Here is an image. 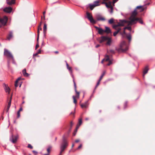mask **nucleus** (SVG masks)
I'll return each mask as SVG.
<instances>
[{
    "mask_svg": "<svg viewBox=\"0 0 155 155\" xmlns=\"http://www.w3.org/2000/svg\"><path fill=\"white\" fill-rule=\"evenodd\" d=\"M20 112L18 111L17 113V117L19 118L20 117Z\"/></svg>",
    "mask_w": 155,
    "mask_h": 155,
    "instance_id": "nucleus-39",
    "label": "nucleus"
},
{
    "mask_svg": "<svg viewBox=\"0 0 155 155\" xmlns=\"http://www.w3.org/2000/svg\"><path fill=\"white\" fill-rule=\"evenodd\" d=\"M100 81H100V80L99 79L98 81L97 84L96 85V88L98 86V85H99V84H100Z\"/></svg>",
    "mask_w": 155,
    "mask_h": 155,
    "instance_id": "nucleus-42",
    "label": "nucleus"
},
{
    "mask_svg": "<svg viewBox=\"0 0 155 155\" xmlns=\"http://www.w3.org/2000/svg\"><path fill=\"white\" fill-rule=\"evenodd\" d=\"M22 73L23 75L25 77H28L29 75V74L26 72L25 69H24L22 70Z\"/></svg>",
    "mask_w": 155,
    "mask_h": 155,
    "instance_id": "nucleus-18",
    "label": "nucleus"
},
{
    "mask_svg": "<svg viewBox=\"0 0 155 155\" xmlns=\"http://www.w3.org/2000/svg\"><path fill=\"white\" fill-rule=\"evenodd\" d=\"M118 0H103L102 4H104L107 8H110V10L109 11L110 14H112L113 12V7L112 6V4L113 3V5Z\"/></svg>",
    "mask_w": 155,
    "mask_h": 155,
    "instance_id": "nucleus-2",
    "label": "nucleus"
},
{
    "mask_svg": "<svg viewBox=\"0 0 155 155\" xmlns=\"http://www.w3.org/2000/svg\"><path fill=\"white\" fill-rule=\"evenodd\" d=\"M19 138V135L16 134L14 135L12 134L9 138L10 141L13 143H15Z\"/></svg>",
    "mask_w": 155,
    "mask_h": 155,
    "instance_id": "nucleus-6",
    "label": "nucleus"
},
{
    "mask_svg": "<svg viewBox=\"0 0 155 155\" xmlns=\"http://www.w3.org/2000/svg\"><path fill=\"white\" fill-rule=\"evenodd\" d=\"M88 119H88V118H86L85 119V120H88Z\"/></svg>",
    "mask_w": 155,
    "mask_h": 155,
    "instance_id": "nucleus-64",
    "label": "nucleus"
},
{
    "mask_svg": "<svg viewBox=\"0 0 155 155\" xmlns=\"http://www.w3.org/2000/svg\"><path fill=\"white\" fill-rule=\"evenodd\" d=\"M76 94L78 96H79V92H77L76 91Z\"/></svg>",
    "mask_w": 155,
    "mask_h": 155,
    "instance_id": "nucleus-51",
    "label": "nucleus"
},
{
    "mask_svg": "<svg viewBox=\"0 0 155 155\" xmlns=\"http://www.w3.org/2000/svg\"><path fill=\"white\" fill-rule=\"evenodd\" d=\"M76 97H73L74 103L75 104H76L77 103V100L76 98Z\"/></svg>",
    "mask_w": 155,
    "mask_h": 155,
    "instance_id": "nucleus-35",
    "label": "nucleus"
},
{
    "mask_svg": "<svg viewBox=\"0 0 155 155\" xmlns=\"http://www.w3.org/2000/svg\"><path fill=\"white\" fill-rule=\"evenodd\" d=\"M78 129V128H76V130H74V132L73 133V135L74 136H75V135H76V132H77V129Z\"/></svg>",
    "mask_w": 155,
    "mask_h": 155,
    "instance_id": "nucleus-37",
    "label": "nucleus"
},
{
    "mask_svg": "<svg viewBox=\"0 0 155 155\" xmlns=\"http://www.w3.org/2000/svg\"><path fill=\"white\" fill-rule=\"evenodd\" d=\"M93 4H94V6L96 7L100 5L99 1H96L94 2Z\"/></svg>",
    "mask_w": 155,
    "mask_h": 155,
    "instance_id": "nucleus-28",
    "label": "nucleus"
},
{
    "mask_svg": "<svg viewBox=\"0 0 155 155\" xmlns=\"http://www.w3.org/2000/svg\"><path fill=\"white\" fill-rule=\"evenodd\" d=\"M28 147L31 149L33 148V147L30 144H28Z\"/></svg>",
    "mask_w": 155,
    "mask_h": 155,
    "instance_id": "nucleus-38",
    "label": "nucleus"
},
{
    "mask_svg": "<svg viewBox=\"0 0 155 155\" xmlns=\"http://www.w3.org/2000/svg\"><path fill=\"white\" fill-rule=\"evenodd\" d=\"M2 26H3L2 24L0 25V28H1Z\"/></svg>",
    "mask_w": 155,
    "mask_h": 155,
    "instance_id": "nucleus-58",
    "label": "nucleus"
},
{
    "mask_svg": "<svg viewBox=\"0 0 155 155\" xmlns=\"http://www.w3.org/2000/svg\"><path fill=\"white\" fill-rule=\"evenodd\" d=\"M98 33L100 35H102L104 33V30H103L102 28H100L99 29H98Z\"/></svg>",
    "mask_w": 155,
    "mask_h": 155,
    "instance_id": "nucleus-21",
    "label": "nucleus"
},
{
    "mask_svg": "<svg viewBox=\"0 0 155 155\" xmlns=\"http://www.w3.org/2000/svg\"><path fill=\"white\" fill-rule=\"evenodd\" d=\"M105 71H104L103 72V74L101 75V76H100V78H99L100 81H101V80L102 79L103 77L104 76L105 74Z\"/></svg>",
    "mask_w": 155,
    "mask_h": 155,
    "instance_id": "nucleus-30",
    "label": "nucleus"
},
{
    "mask_svg": "<svg viewBox=\"0 0 155 155\" xmlns=\"http://www.w3.org/2000/svg\"><path fill=\"white\" fill-rule=\"evenodd\" d=\"M108 22L110 24H112L114 22V19L113 18L110 19L108 21Z\"/></svg>",
    "mask_w": 155,
    "mask_h": 155,
    "instance_id": "nucleus-33",
    "label": "nucleus"
},
{
    "mask_svg": "<svg viewBox=\"0 0 155 155\" xmlns=\"http://www.w3.org/2000/svg\"><path fill=\"white\" fill-rule=\"evenodd\" d=\"M68 146V143L67 141L65 139H64L63 140V143L61 145V151L59 155H62V153L64 150Z\"/></svg>",
    "mask_w": 155,
    "mask_h": 155,
    "instance_id": "nucleus-5",
    "label": "nucleus"
},
{
    "mask_svg": "<svg viewBox=\"0 0 155 155\" xmlns=\"http://www.w3.org/2000/svg\"><path fill=\"white\" fill-rule=\"evenodd\" d=\"M18 81H16L15 82V87H17L18 86Z\"/></svg>",
    "mask_w": 155,
    "mask_h": 155,
    "instance_id": "nucleus-40",
    "label": "nucleus"
},
{
    "mask_svg": "<svg viewBox=\"0 0 155 155\" xmlns=\"http://www.w3.org/2000/svg\"><path fill=\"white\" fill-rule=\"evenodd\" d=\"M4 55L8 59H13V56L12 53L5 48L4 49Z\"/></svg>",
    "mask_w": 155,
    "mask_h": 155,
    "instance_id": "nucleus-8",
    "label": "nucleus"
},
{
    "mask_svg": "<svg viewBox=\"0 0 155 155\" xmlns=\"http://www.w3.org/2000/svg\"><path fill=\"white\" fill-rule=\"evenodd\" d=\"M73 124V122L72 121H71L70 122V130H69V131H71V129L72 127Z\"/></svg>",
    "mask_w": 155,
    "mask_h": 155,
    "instance_id": "nucleus-34",
    "label": "nucleus"
},
{
    "mask_svg": "<svg viewBox=\"0 0 155 155\" xmlns=\"http://www.w3.org/2000/svg\"><path fill=\"white\" fill-rule=\"evenodd\" d=\"M74 113H73V112H71V114H72L74 115Z\"/></svg>",
    "mask_w": 155,
    "mask_h": 155,
    "instance_id": "nucleus-61",
    "label": "nucleus"
},
{
    "mask_svg": "<svg viewBox=\"0 0 155 155\" xmlns=\"http://www.w3.org/2000/svg\"><path fill=\"white\" fill-rule=\"evenodd\" d=\"M22 108L21 107L19 110L18 111H19V112H20L21 111H22Z\"/></svg>",
    "mask_w": 155,
    "mask_h": 155,
    "instance_id": "nucleus-52",
    "label": "nucleus"
},
{
    "mask_svg": "<svg viewBox=\"0 0 155 155\" xmlns=\"http://www.w3.org/2000/svg\"><path fill=\"white\" fill-rule=\"evenodd\" d=\"M66 65L67 67V69L70 71H71V68L70 67H69L68 64L67 63L66 61Z\"/></svg>",
    "mask_w": 155,
    "mask_h": 155,
    "instance_id": "nucleus-32",
    "label": "nucleus"
},
{
    "mask_svg": "<svg viewBox=\"0 0 155 155\" xmlns=\"http://www.w3.org/2000/svg\"><path fill=\"white\" fill-rule=\"evenodd\" d=\"M12 99V97H9L7 99L8 105L6 109L7 112H8V111L10 107L11 106Z\"/></svg>",
    "mask_w": 155,
    "mask_h": 155,
    "instance_id": "nucleus-10",
    "label": "nucleus"
},
{
    "mask_svg": "<svg viewBox=\"0 0 155 155\" xmlns=\"http://www.w3.org/2000/svg\"><path fill=\"white\" fill-rule=\"evenodd\" d=\"M108 39V37L103 36L99 38V41L100 43H102L105 41H107Z\"/></svg>",
    "mask_w": 155,
    "mask_h": 155,
    "instance_id": "nucleus-11",
    "label": "nucleus"
},
{
    "mask_svg": "<svg viewBox=\"0 0 155 155\" xmlns=\"http://www.w3.org/2000/svg\"><path fill=\"white\" fill-rule=\"evenodd\" d=\"M126 29H127L128 30H129L130 31H131V28L130 26H129L126 27H124V30H123V32H120V34L121 35H124L125 34H126L125 31Z\"/></svg>",
    "mask_w": 155,
    "mask_h": 155,
    "instance_id": "nucleus-14",
    "label": "nucleus"
},
{
    "mask_svg": "<svg viewBox=\"0 0 155 155\" xmlns=\"http://www.w3.org/2000/svg\"><path fill=\"white\" fill-rule=\"evenodd\" d=\"M37 53L38 54H40L41 53V50L40 49H39L38 51V52H37Z\"/></svg>",
    "mask_w": 155,
    "mask_h": 155,
    "instance_id": "nucleus-47",
    "label": "nucleus"
},
{
    "mask_svg": "<svg viewBox=\"0 0 155 155\" xmlns=\"http://www.w3.org/2000/svg\"><path fill=\"white\" fill-rule=\"evenodd\" d=\"M100 45H97L96 46V48H97L100 46Z\"/></svg>",
    "mask_w": 155,
    "mask_h": 155,
    "instance_id": "nucleus-56",
    "label": "nucleus"
},
{
    "mask_svg": "<svg viewBox=\"0 0 155 155\" xmlns=\"http://www.w3.org/2000/svg\"><path fill=\"white\" fill-rule=\"evenodd\" d=\"M41 23H40V25L38 26V30L39 31H41L42 30V28L41 27Z\"/></svg>",
    "mask_w": 155,
    "mask_h": 155,
    "instance_id": "nucleus-36",
    "label": "nucleus"
},
{
    "mask_svg": "<svg viewBox=\"0 0 155 155\" xmlns=\"http://www.w3.org/2000/svg\"><path fill=\"white\" fill-rule=\"evenodd\" d=\"M107 41V44L109 45H110L111 42V38L108 37V39Z\"/></svg>",
    "mask_w": 155,
    "mask_h": 155,
    "instance_id": "nucleus-26",
    "label": "nucleus"
},
{
    "mask_svg": "<svg viewBox=\"0 0 155 155\" xmlns=\"http://www.w3.org/2000/svg\"><path fill=\"white\" fill-rule=\"evenodd\" d=\"M38 54L37 53L34 54H33V56H36Z\"/></svg>",
    "mask_w": 155,
    "mask_h": 155,
    "instance_id": "nucleus-55",
    "label": "nucleus"
},
{
    "mask_svg": "<svg viewBox=\"0 0 155 155\" xmlns=\"http://www.w3.org/2000/svg\"><path fill=\"white\" fill-rule=\"evenodd\" d=\"M8 20V17L6 16H4L3 18H0V22L3 26L6 25Z\"/></svg>",
    "mask_w": 155,
    "mask_h": 155,
    "instance_id": "nucleus-9",
    "label": "nucleus"
},
{
    "mask_svg": "<svg viewBox=\"0 0 155 155\" xmlns=\"http://www.w3.org/2000/svg\"><path fill=\"white\" fill-rule=\"evenodd\" d=\"M128 46L126 42L122 41L120 45L119 51L124 52L128 50Z\"/></svg>",
    "mask_w": 155,
    "mask_h": 155,
    "instance_id": "nucleus-4",
    "label": "nucleus"
},
{
    "mask_svg": "<svg viewBox=\"0 0 155 155\" xmlns=\"http://www.w3.org/2000/svg\"><path fill=\"white\" fill-rule=\"evenodd\" d=\"M104 61V59L101 61V63H103V61Z\"/></svg>",
    "mask_w": 155,
    "mask_h": 155,
    "instance_id": "nucleus-60",
    "label": "nucleus"
},
{
    "mask_svg": "<svg viewBox=\"0 0 155 155\" xmlns=\"http://www.w3.org/2000/svg\"><path fill=\"white\" fill-rule=\"evenodd\" d=\"M127 38L129 41H130L131 39V36L130 35H129L127 36Z\"/></svg>",
    "mask_w": 155,
    "mask_h": 155,
    "instance_id": "nucleus-41",
    "label": "nucleus"
},
{
    "mask_svg": "<svg viewBox=\"0 0 155 155\" xmlns=\"http://www.w3.org/2000/svg\"><path fill=\"white\" fill-rule=\"evenodd\" d=\"M82 121L81 118L79 119L78 123L77 126V128H78L82 124Z\"/></svg>",
    "mask_w": 155,
    "mask_h": 155,
    "instance_id": "nucleus-22",
    "label": "nucleus"
},
{
    "mask_svg": "<svg viewBox=\"0 0 155 155\" xmlns=\"http://www.w3.org/2000/svg\"><path fill=\"white\" fill-rule=\"evenodd\" d=\"M136 19H137V20L135 22L131 23L130 24H129V25H132L133 24H135L137 23V22H138L139 23H140L141 24H143V22L142 19L140 18H137Z\"/></svg>",
    "mask_w": 155,
    "mask_h": 155,
    "instance_id": "nucleus-12",
    "label": "nucleus"
},
{
    "mask_svg": "<svg viewBox=\"0 0 155 155\" xmlns=\"http://www.w3.org/2000/svg\"><path fill=\"white\" fill-rule=\"evenodd\" d=\"M33 152H34V153H37V152L35 151H33Z\"/></svg>",
    "mask_w": 155,
    "mask_h": 155,
    "instance_id": "nucleus-62",
    "label": "nucleus"
},
{
    "mask_svg": "<svg viewBox=\"0 0 155 155\" xmlns=\"http://www.w3.org/2000/svg\"><path fill=\"white\" fill-rule=\"evenodd\" d=\"M148 70H149V68H148V66L146 67L145 68H144V70H143V75H144L145 74L147 73Z\"/></svg>",
    "mask_w": 155,
    "mask_h": 155,
    "instance_id": "nucleus-20",
    "label": "nucleus"
},
{
    "mask_svg": "<svg viewBox=\"0 0 155 155\" xmlns=\"http://www.w3.org/2000/svg\"><path fill=\"white\" fill-rule=\"evenodd\" d=\"M20 79H21V78L19 77L18 78V79L16 80V81H18H18Z\"/></svg>",
    "mask_w": 155,
    "mask_h": 155,
    "instance_id": "nucleus-57",
    "label": "nucleus"
},
{
    "mask_svg": "<svg viewBox=\"0 0 155 155\" xmlns=\"http://www.w3.org/2000/svg\"><path fill=\"white\" fill-rule=\"evenodd\" d=\"M47 31V25L46 24H44L43 27V32L44 35H45L46 32Z\"/></svg>",
    "mask_w": 155,
    "mask_h": 155,
    "instance_id": "nucleus-24",
    "label": "nucleus"
},
{
    "mask_svg": "<svg viewBox=\"0 0 155 155\" xmlns=\"http://www.w3.org/2000/svg\"><path fill=\"white\" fill-rule=\"evenodd\" d=\"M4 89L7 93H9L10 91V89L9 87L6 84H5L4 85Z\"/></svg>",
    "mask_w": 155,
    "mask_h": 155,
    "instance_id": "nucleus-15",
    "label": "nucleus"
},
{
    "mask_svg": "<svg viewBox=\"0 0 155 155\" xmlns=\"http://www.w3.org/2000/svg\"><path fill=\"white\" fill-rule=\"evenodd\" d=\"M90 6V8L91 10H92L93 8L95 7L94 6V4H90L89 5Z\"/></svg>",
    "mask_w": 155,
    "mask_h": 155,
    "instance_id": "nucleus-29",
    "label": "nucleus"
},
{
    "mask_svg": "<svg viewBox=\"0 0 155 155\" xmlns=\"http://www.w3.org/2000/svg\"><path fill=\"white\" fill-rule=\"evenodd\" d=\"M74 144H72V147H74Z\"/></svg>",
    "mask_w": 155,
    "mask_h": 155,
    "instance_id": "nucleus-63",
    "label": "nucleus"
},
{
    "mask_svg": "<svg viewBox=\"0 0 155 155\" xmlns=\"http://www.w3.org/2000/svg\"><path fill=\"white\" fill-rule=\"evenodd\" d=\"M104 61H108L110 60L109 57L108 56H107L104 58Z\"/></svg>",
    "mask_w": 155,
    "mask_h": 155,
    "instance_id": "nucleus-31",
    "label": "nucleus"
},
{
    "mask_svg": "<svg viewBox=\"0 0 155 155\" xmlns=\"http://www.w3.org/2000/svg\"><path fill=\"white\" fill-rule=\"evenodd\" d=\"M38 38H37V40L38 39V38H39V30H38Z\"/></svg>",
    "mask_w": 155,
    "mask_h": 155,
    "instance_id": "nucleus-46",
    "label": "nucleus"
},
{
    "mask_svg": "<svg viewBox=\"0 0 155 155\" xmlns=\"http://www.w3.org/2000/svg\"><path fill=\"white\" fill-rule=\"evenodd\" d=\"M86 15L87 18L89 20L91 23L93 24L96 23V21L93 18L92 15L91 13L87 12Z\"/></svg>",
    "mask_w": 155,
    "mask_h": 155,
    "instance_id": "nucleus-7",
    "label": "nucleus"
},
{
    "mask_svg": "<svg viewBox=\"0 0 155 155\" xmlns=\"http://www.w3.org/2000/svg\"><path fill=\"white\" fill-rule=\"evenodd\" d=\"M88 105V101H86L84 103L81 104V106L82 108H86Z\"/></svg>",
    "mask_w": 155,
    "mask_h": 155,
    "instance_id": "nucleus-16",
    "label": "nucleus"
},
{
    "mask_svg": "<svg viewBox=\"0 0 155 155\" xmlns=\"http://www.w3.org/2000/svg\"><path fill=\"white\" fill-rule=\"evenodd\" d=\"M51 147H49L47 149L48 153L45 154L44 155H49V153L51 151Z\"/></svg>",
    "mask_w": 155,
    "mask_h": 155,
    "instance_id": "nucleus-25",
    "label": "nucleus"
},
{
    "mask_svg": "<svg viewBox=\"0 0 155 155\" xmlns=\"http://www.w3.org/2000/svg\"><path fill=\"white\" fill-rule=\"evenodd\" d=\"M45 11L43 12V15L44 17V18H45Z\"/></svg>",
    "mask_w": 155,
    "mask_h": 155,
    "instance_id": "nucleus-53",
    "label": "nucleus"
},
{
    "mask_svg": "<svg viewBox=\"0 0 155 155\" xmlns=\"http://www.w3.org/2000/svg\"><path fill=\"white\" fill-rule=\"evenodd\" d=\"M97 19L98 21H104L105 20V18L101 16H99L97 17Z\"/></svg>",
    "mask_w": 155,
    "mask_h": 155,
    "instance_id": "nucleus-19",
    "label": "nucleus"
},
{
    "mask_svg": "<svg viewBox=\"0 0 155 155\" xmlns=\"http://www.w3.org/2000/svg\"><path fill=\"white\" fill-rule=\"evenodd\" d=\"M82 147V144H81L78 147V148H77V149H80Z\"/></svg>",
    "mask_w": 155,
    "mask_h": 155,
    "instance_id": "nucleus-43",
    "label": "nucleus"
},
{
    "mask_svg": "<svg viewBox=\"0 0 155 155\" xmlns=\"http://www.w3.org/2000/svg\"><path fill=\"white\" fill-rule=\"evenodd\" d=\"M137 14V12L136 10H134L132 13V15L129 18V21H127V23H128V25L130 24L131 23H133L135 22L137 20L136 19L137 18L136 17Z\"/></svg>",
    "mask_w": 155,
    "mask_h": 155,
    "instance_id": "nucleus-3",
    "label": "nucleus"
},
{
    "mask_svg": "<svg viewBox=\"0 0 155 155\" xmlns=\"http://www.w3.org/2000/svg\"><path fill=\"white\" fill-rule=\"evenodd\" d=\"M12 61V62H13V63L14 64H15V60L14 59V57H13V59H11Z\"/></svg>",
    "mask_w": 155,
    "mask_h": 155,
    "instance_id": "nucleus-45",
    "label": "nucleus"
},
{
    "mask_svg": "<svg viewBox=\"0 0 155 155\" xmlns=\"http://www.w3.org/2000/svg\"><path fill=\"white\" fill-rule=\"evenodd\" d=\"M111 64H112L111 61L110 60H109V63L108 64H107V65H108V66H109Z\"/></svg>",
    "mask_w": 155,
    "mask_h": 155,
    "instance_id": "nucleus-44",
    "label": "nucleus"
},
{
    "mask_svg": "<svg viewBox=\"0 0 155 155\" xmlns=\"http://www.w3.org/2000/svg\"><path fill=\"white\" fill-rule=\"evenodd\" d=\"M94 27L96 29H97L98 30V29H99L100 28L97 26H95Z\"/></svg>",
    "mask_w": 155,
    "mask_h": 155,
    "instance_id": "nucleus-54",
    "label": "nucleus"
},
{
    "mask_svg": "<svg viewBox=\"0 0 155 155\" xmlns=\"http://www.w3.org/2000/svg\"><path fill=\"white\" fill-rule=\"evenodd\" d=\"M142 8V6H138L137 7V9H139V8Z\"/></svg>",
    "mask_w": 155,
    "mask_h": 155,
    "instance_id": "nucleus-50",
    "label": "nucleus"
},
{
    "mask_svg": "<svg viewBox=\"0 0 155 155\" xmlns=\"http://www.w3.org/2000/svg\"><path fill=\"white\" fill-rule=\"evenodd\" d=\"M105 30H104V32H106L107 33H109L111 32L110 30V28L108 27H105Z\"/></svg>",
    "mask_w": 155,
    "mask_h": 155,
    "instance_id": "nucleus-23",
    "label": "nucleus"
},
{
    "mask_svg": "<svg viewBox=\"0 0 155 155\" xmlns=\"http://www.w3.org/2000/svg\"><path fill=\"white\" fill-rule=\"evenodd\" d=\"M79 141H80V140L79 139H77L75 140V142L77 143L79 142Z\"/></svg>",
    "mask_w": 155,
    "mask_h": 155,
    "instance_id": "nucleus-49",
    "label": "nucleus"
},
{
    "mask_svg": "<svg viewBox=\"0 0 155 155\" xmlns=\"http://www.w3.org/2000/svg\"><path fill=\"white\" fill-rule=\"evenodd\" d=\"M54 53L56 54H57L58 53V51H55L54 52Z\"/></svg>",
    "mask_w": 155,
    "mask_h": 155,
    "instance_id": "nucleus-59",
    "label": "nucleus"
},
{
    "mask_svg": "<svg viewBox=\"0 0 155 155\" xmlns=\"http://www.w3.org/2000/svg\"><path fill=\"white\" fill-rule=\"evenodd\" d=\"M3 10L6 13H10L12 12V8L11 7H7L4 8Z\"/></svg>",
    "mask_w": 155,
    "mask_h": 155,
    "instance_id": "nucleus-13",
    "label": "nucleus"
},
{
    "mask_svg": "<svg viewBox=\"0 0 155 155\" xmlns=\"http://www.w3.org/2000/svg\"><path fill=\"white\" fill-rule=\"evenodd\" d=\"M127 21L125 20H120V21L118 23L117 25H113V28L117 30V31L114 33L113 35L114 36H115L118 32H120V33L121 32L120 31L121 30L120 27L124 26L127 23Z\"/></svg>",
    "mask_w": 155,
    "mask_h": 155,
    "instance_id": "nucleus-1",
    "label": "nucleus"
},
{
    "mask_svg": "<svg viewBox=\"0 0 155 155\" xmlns=\"http://www.w3.org/2000/svg\"><path fill=\"white\" fill-rule=\"evenodd\" d=\"M39 46L38 44H37L35 46V49H36Z\"/></svg>",
    "mask_w": 155,
    "mask_h": 155,
    "instance_id": "nucleus-48",
    "label": "nucleus"
},
{
    "mask_svg": "<svg viewBox=\"0 0 155 155\" xmlns=\"http://www.w3.org/2000/svg\"><path fill=\"white\" fill-rule=\"evenodd\" d=\"M15 0H11V1L10 2L7 1V3L9 5H11L14 4L15 3Z\"/></svg>",
    "mask_w": 155,
    "mask_h": 155,
    "instance_id": "nucleus-27",
    "label": "nucleus"
},
{
    "mask_svg": "<svg viewBox=\"0 0 155 155\" xmlns=\"http://www.w3.org/2000/svg\"><path fill=\"white\" fill-rule=\"evenodd\" d=\"M13 37V33L12 31H10L9 32V34L7 37V39L8 40H10L11 38Z\"/></svg>",
    "mask_w": 155,
    "mask_h": 155,
    "instance_id": "nucleus-17",
    "label": "nucleus"
}]
</instances>
